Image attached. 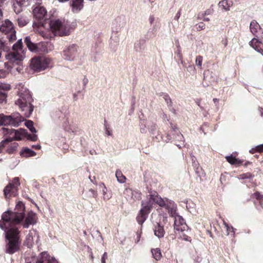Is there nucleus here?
<instances>
[{"mask_svg": "<svg viewBox=\"0 0 263 263\" xmlns=\"http://www.w3.org/2000/svg\"><path fill=\"white\" fill-rule=\"evenodd\" d=\"M71 6L73 11H79L83 7V0H71Z\"/></svg>", "mask_w": 263, "mask_h": 263, "instance_id": "nucleus-24", "label": "nucleus"}, {"mask_svg": "<svg viewBox=\"0 0 263 263\" xmlns=\"http://www.w3.org/2000/svg\"><path fill=\"white\" fill-rule=\"evenodd\" d=\"M180 16H181V11L180 10L176 13V14L174 17V20L178 21L179 20V18H180Z\"/></svg>", "mask_w": 263, "mask_h": 263, "instance_id": "nucleus-58", "label": "nucleus"}, {"mask_svg": "<svg viewBox=\"0 0 263 263\" xmlns=\"http://www.w3.org/2000/svg\"><path fill=\"white\" fill-rule=\"evenodd\" d=\"M25 137L27 138L28 140L32 141H35L37 139V137L36 134L31 135L27 132V135H25Z\"/></svg>", "mask_w": 263, "mask_h": 263, "instance_id": "nucleus-45", "label": "nucleus"}, {"mask_svg": "<svg viewBox=\"0 0 263 263\" xmlns=\"http://www.w3.org/2000/svg\"><path fill=\"white\" fill-rule=\"evenodd\" d=\"M105 133L106 135H107L108 136H111L112 135V132L111 130H109V129H106V131H105Z\"/></svg>", "mask_w": 263, "mask_h": 263, "instance_id": "nucleus-61", "label": "nucleus"}, {"mask_svg": "<svg viewBox=\"0 0 263 263\" xmlns=\"http://www.w3.org/2000/svg\"><path fill=\"white\" fill-rule=\"evenodd\" d=\"M205 28V24L203 23H200L198 25H197L196 29L198 30H201L204 29Z\"/></svg>", "mask_w": 263, "mask_h": 263, "instance_id": "nucleus-54", "label": "nucleus"}, {"mask_svg": "<svg viewBox=\"0 0 263 263\" xmlns=\"http://www.w3.org/2000/svg\"><path fill=\"white\" fill-rule=\"evenodd\" d=\"M17 23L19 26L23 27L27 24L28 20L26 17L21 16L17 18Z\"/></svg>", "mask_w": 263, "mask_h": 263, "instance_id": "nucleus-39", "label": "nucleus"}, {"mask_svg": "<svg viewBox=\"0 0 263 263\" xmlns=\"http://www.w3.org/2000/svg\"><path fill=\"white\" fill-rule=\"evenodd\" d=\"M10 89L11 85L10 84L0 82V90L8 91Z\"/></svg>", "mask_w": 263, "mask_h": 263, "instance_id": "nucleus-44", "label": "nucleus"}, {"mask_svg": "<svg viewBox=\"0 0 263 263\" xmlns=\"http://www.w3.org/2000/svg\"><path fill=\"white\" fill-rule=\"evenodd\" d=\"M21 156L25 157H28L30 156H34L36 155V153L29 148H24L21 152Z\"/></svg>", "mask_w": 263, "mask_h": 263, "instance_id": "nucleus-30", "label": "nucleus"}, {"mask_svg": "<svg viewBox=\"0 0 263 263\" xmlns=\"http://www.w3.org/2000/svg\"><path fill=\"white\" fill-rule=\"evenodd\" d=\"M171 128H172L173 132L175 133V135H174V139L176 141H182L184 142V137L183 136L179 133L178 129L175 127L173 126L172 124H171Z\"/></svg>", "mask_w": 263, "mask_h": 263, "instance_id": "nucleus-29", "label": "nucleus"}, {"mask_svg": "<svg viewBox=\"0 0 263 263\" xmlns=\"http://www.w3.org/2000/svg\"><path fill=\"white\" fill-rule=\"evenodd\" d=\"M221 44L223 45L224 47H227L228 44V40L226 37L223 38L221 41Z\"/></svg>", "mask_w": 263, "mask_h": 263, "instance_id": "nucleus-57", "label": "nucleus"}, {"mask_svg": "<svg viewBox=\"0 0 263 263\" xmlns=\"http://www.w3.org/2000/svg\"><path fill=\"white\" fill-rule=\"evenodd\" d=\"M0 228L5 231L8 243L6 248L7 253L12 254L19 249L20 231L16 227H5L3 222H0Z\"/></svg>", "mask_w": 263, "mask_h": 263, "instance_id": "nucleus-3", "label": "nucleus"}, {"mask_svg": "<svg viewBox=\"0 0 263 263\" xmlns=\"http://www.w3.org/2000/svg\"><path fill=\"white\" fill-rule=\"evenodd\" d=\"M252 197H254L257 200H263V195H261L259 192H256L252 195Z\"/></svg>", "mask_w": 263, "mask_h": 263, "instance_id": "nucleus-49", "label": "nucleus"}, {"mask_svg": "<svg viewBox=\"0 0 263 263\" xmlns=\"http://www.w3.org/2000/svg\"><path fill=\"white\" fill-rule=\"evenodd\" d=\"M10 119V125L14 127H17L23 121H24V118L18 112H14L9 116Z\"/></svg>", "mask_w": 263, "mask_h": 263, "instance_id": "nucleus-16", "label": "nucleus"}, {"mask_svg": "<svg viewBox=\"0 0 263 263\" xmlns=\"http://www.w3.org/2000/svg\"><path fill=\"white\" fill-rule=\"evenodd\" d=\"M34 238H36L35 241L37 242L39 236L37 235L36 231L34 230L29 231V233L26 235L24 245L27 247L28 248H31L33 247L34 243Z\"/></svg>", "mask_w": 263, "mask_h": 263, "instance_id": "nucleus-13", "label": "nucleus"}, {"mask_svg": "<svg viewBox=\"0 0 263 263\" xmlns=\"http://www.w3.org/2000/svg\"><path fill=\"white\" fill-rule=\"evenodd\" d=\"M232 5L231 0H223L219 2L218 6L226 11L230 10V7Z\"/></svg>", "mask_w": 263, "mask_h": 263, "instance_id": "nucleus-28", "label": "nucleus"}, {"mask_svg": "<svg viewBox=\"0 0 263 263\" xmlns=\"http://www.w3.org/2000/svg\"><path fill=\"white\" fill-rule=\"evenodd\" d=\"M14 51L12 53L23 54L25 56V50L23 49V43L22 39H19L12 46Z\"/></svg>", "mask_w": 263, "mask_h": 263, "instance_id": "nucleus-23", "label": "nucleus"}, {"mask_svg": "<svg viewBox=\"0 0 263 263\" xmlns=\"http://www.w3.org/2000/svg\"><path fill=\"white\" fill-rule=\"evenodd\" d=\"M153 257L157 260H159L161 257L160 250L158 248L153 249L151 251Z\"/></svg>", "mask_w": 263, "mask_h": 263, "instance_id": "nucleus-36", "label": "nucleus"}, {"mask_svg": "<svg viewBox=\"0 0 263 263\" xmlns=\"http://www.w3.org/2000/svg\"><path fill=\"white\" fill-rule=\"evenodd\" d=\"M102 185H103V194H104V199H106L108 200V199H109V198H110V197H108V196H107V197H105V190H106V187L104 185V184H103V183H102Z\"/></svg>", "mask_w": 263, "mask_h": 263, "instance_id": "nucleus-59", "label": "nucleus"}, {"mask_svg": "<svg viewBox=\"0 0 263 263\" xmlns=\"http://www.w3.org/2000/svg\"><path fill=\"white\" fill-rule=\"evenodd\" d=\"M158 204L160 206L164 207L167 211L168 213L172 215L175 213V203L170 199L161 198L157 194H149L147 196V200L142 201V205L150 211L154 204Z\"/></svg>", "mask_w": 263, "mask_h": 263, "instance_id": "nucleus-4", "label": "nucleus"}, {"mask_svg": "<svg viewBox=\"0 0 263 263\" xmlns=\"http://www.w3.org/2000/svg\"><path fill=\"white\" fill-rule=\"evenodd\" d=\"M251 178H252V175L250 173L242 174L239 176V178L241 179H250Z\"/></svg>", "mask_w": 263, "mask_h": 263, "instance_id": "nucleus-51", "label": "nucleus"}, {"mask_svg": "<svg viewBox=\"0 0 263 263\" xmlns=\"http://www.w3.org/2000/svg\"><path fill=\"white\" fill-rule=\"evenodd\" d=\"M20 185L19 178L15 177L12 181L5 187L4 194L6 198L11 195L15 196L17 191V187Z\"/></svg>", "mask_w": 263, "mask_h": 263, "instance_id": "nucleus-12", "label": "nucleus"}, {"mask_svg": "<svg viewBox=\"0 0 263 263\" xmlns=\"http://www.w3.org/2000/svg\"><path fill=\"white\" fill-rule=\"evenodd\" d=\"M18 146V143L13 142L9 144L6 149V151L9 154H12L15 152Z\"/></svg>", "mask_w": 263, "mask_h": 263, "instance_id": "nucleus-35", "label": "nucleus"}, {"mask_svg": "<svg viewBox=\"0 0 263 263\" xmlns=\"http://www.w3.org/2000/svg\"><path fill=\"white\" fill-rule=\"evenodd\" d=\"M249 44L256 51L263 55V44L259 42L257 39L255 38L252 39L250 42Z\"/></svg>", "mask_w": 263, "mask_h": 263, "instance_id": "nucleus-22", "label": "nucleus"}, {"mask_svg": "<svg viewBox=\"0 0 263 263\" xmlns=\"http://www.w3.org/2000/svg\"><path fill=\"white\" fill-rule=\"evenodd\" d=\"M202 60H203L202 57H201L200 55L197 56L196 58V61H195L196 65L197 66L200 67L202 65Z\"/></svg>", "mask_w": 263, "mask_h": 263, "instance_id": "nucleus-47", "label": "nucleus"}, {"mask_svg": "<svg viewBox=\"0 0 263 263\" xmlns=\"http://www.w3.org/2000/svg\"><path fill=\"white\" fill-rule=\"evenodd\" d=\"M107 258V252H104L101 257V263H106V259Z\"/></svg>", "mask_w": 263, "mask_h": 263, "instance_id": "nucleus-56", "label": "nucleus"}, {"mask_svg": "<svg viewBox=\"0 0 263 263\" xmlns=\"http://www.w3.org/2000/svg\"><path fill=\"white\" fill-rule=\"evenodd\" d=\"M192 165L194 168L195 173L197 174L198 176H200V172L202 171V168L200 167L199 164L197 162H193L192 163Z\"/></svg>", "mask_w": 263, "mask_h": 263, "instance_id": "nucleus-41", "label": "nucleus"}, {"mask_svg": "<svg viewBox=\"0 0 263 263\" xmlns=\"http://www.w3.org/2000/svg\"><path fill=\"white\" fill-rule=\"evenodd\" d=\"M88 82V80L87 79V78L86 77H85L83 79V84L84 87H85V86L87 85Z\"/></svg>", "mask_w": 263, "mask_h": 263, "instance_id": "nucleus-60", "label": "nucleus"}, {"mask_svg": "<svg viewBox=\"0 0 263 263\" xmlns=\"http://www.w3.org/2000/svg\"><path fill=\"white\" fill-rule=\"evenodd\" d=\"M50 63V59L47 57H36L31 59L30 67L33 71L39 72L49 67Z\"/></svg>", "mask_w": 263, "mask_h": 263, "instance_id": "nucleus-6", "label": "nucleus"}, {"mask_svg": "<svg viewBox=\"0 0 263 263\" xmlns=\"http://www.w3.org/2000/svg\"><path fill=\"white\" fill-rule=\"evenodd\" d=\"M25 205L21 201L18 202L14 212L7 211L2 215L3 225L5 227H16L23 221L25 216Z\"/></svg>", "mask_w": 263, "mask_h": 263, "instance_id": "nucleus-2", "label": "nucleus"}, {"mask_svg": "<svg viewBox=\"0 0 263 263\" xmlns=\"http://www.w3.org/2000/svg\"><path fill=\"white\" fill-rule=\"evenodd\" d=\"M7 94L0 90V103H6Z\"/></svg>", "mask_w": 263, "mask_h": 263, "instance_id": "nucleus-43", "label": "nucleus"}, {"mask_svg": "<svg viewBox=\"0 0 263 263\" xmlns=\"http://www.w3.org/2000/svg\"><path fill=\"white\" fill-rule=\"evenodd\" d=\"M9 118V116L0 114V126L9 125L10 123Z\"/></svg>", "mask_w": 263, "mask_h": 263, "instance_id": "nucleus-31", "label": "nucleus"}, {"mask_svg": "<svg viewBox=\"0 0 263 263\" xmlns=\"http://www.w3.org/2000/svg\"><path fill=\"white\" fill-rule=\"evenodd\" d=\"M123 194L127 200L136 201L141 199V193L130 188H126L124 190Z\"/></svg>", "mask_w": 263, "mask_h": 263, "instance_id": "nucleus-14", "label": "nucleus"}, {"mask_svg": "<svg viewBox=\"0 0 263 263\" xmlns=\"http://www.w3.org/2000/svg\"><path fill=\"white\" fill-rule=\"evenodd\" d=\"M150 211L148 209H145V208H143L140 210L138 215L137 216V221L140 224H142L147 218V215L149 213Z\"/></svg>", "mask_w": 263, "mask_h": 263, "instance_id": "nucleus-21", "label": "nucleus"}, {"mask_svg": "<svg viewBox=\"0 0 263 263\" xmlns=\"http://www.w3.org/2000/svg\"><path fill=\"white\" fill-rule=\"evenodd\" d=\"M116 177L119 182L123 183L125 182L126 177L123 175L122 172L120 170H117L116 172Z\"/></svg>", "mask_w": 263, "mask_h": 263, "instance_id": "nucleus-34", "label": "nucleus"}, {"mask_svg": "<svg viewBox=\"0 0 263 263\" xmlns=\"http://www.w3.org/2000/svg\"><path fill=\"white\" fill-rule=\"evenodd\" d=\"M25 43L28 49L31 52H37V47L36 44L31 42L30 36H26L25 39Z\"/></svg>", "mask_w": 263, "mask_h": 263, "instance_id": "nucleus-26", "label": "nucleus"}, {"mask_svg": "<svg viewBox=\"0 0 263 263\" xmlns=\"http://www.w3.org/2000/svg\"><path fill=\"white\" fill-rule=\"evenodd\" d=\"M250 29L254 35L257 36L258 32L260 30V27L258 23L256 21L253 20L250 23Z\"/></svg>", "mask_w": 263, "mask_h": 263, "instance_id": "nucleus-27", "label": "nucleus"}, {"mask_svg": "<svg viewBox=\"0 0 263 263\" xmlns=\"http://www.w3.org/2000/svg\"><path fill=\"white\" fill-rule=\"evenodd\" d=\"M149 22L151 25H153V30L156 31L158 26L157 25V22L155 21V18L154 15H151L149 17Z\"/></svg>", "mask_w": 263, "mask_h": 263, "instance_id": "nucleus-40", "label": "nucleus"}, {"mask_svg": "<svg viewBox=\"0 0 263 263\" xmlns=\"http://www.w3.org/2000/svg\"><path fill=\"white\" fill-rule=\"evenodd\" d=\"M255 151H256V152H259V153H261L263 152V144H260V145H259L258 146H257L256 147H255V149L254 150L253 149H252V150H250V152L251 153H254V152Z\"/></svg>", "mask_w": 263, "mask_h": 263, "instance_id": "nucleus-48", "label": "nucleus"}, {"mask_svg": "<svg viewBox=\"0 0 263 263\" xmlns=\"http://www.w3.org/2000/svg\"><path fill=\"white\" fill-rule=\"evenodd\" d=\"M27 135V130L25 129L20 128L18 130L14 129L12 132V136L6 138L0 143V150L4 147L10 142L15 140H22Z\"/></svg>", "mask_w": 263, "mask_h": 263, "instance_id": "nucleus-9", "label": "nucleus"}, {"mask_svg": "<svg viewBox=\"0 0 263 263\" xmlns=\"http://www.w3.org/2000/svg\"><path fill=\"white\" fill-rule=\"evenodd\" d=\"M88 196L93 198H96L98 195L97 192L92 189H90L88 190Z\"/></svg>", "mask_w": 263, "mask_h": 263, "instance_id": "nucleus-50", "label": "nucleus"}, {"mask_svg": "<svg viewBox=\"0 0 263 263\" xmlns=\"http://www.w3.org/2000/svg\"><path fill=\"white\" fill-rule=\"evenodd\" d=\"M32 146L35 148L36 149H40L41 147L40 145H32Z\"/></svg>", "mask_w": 263, "mask_h": 263, "instance_id": "nucleus-63", "label": "nucleus"}, {"mask_svg": "<svg viewBox=\"0 0 263 263\" xmlns=\"http://www.w3.org/2000/svg\"><path fill=\"white\" fill-rule=\"evenodd\" d=\"M226 158L227 161L232 165H240L242 162L241 160L233 157L232 155L227 156Z\"/></svg>", "mask_w": 263, "mask_h": 263, "instance_id": "nucleus-33", "label": "nucleus"}, {"mask_svg": "<svg viewBox=\"0 0 263 263\" xmlns=\"http://www.w3.org/2000/svg\"><path fill=\"white\" fill-rule=\"evenodd\" d=\"M36 263H58L57 260L53 257H51L49 254L45 252L41 253V257L36 261Z\"/></svg>", "mask_w": 263, "mask_h": 263, "instance_id": "nucleus-19", "label": "nucleus"}, {"mask_svg": "<svg viewBox=\"0 0 263 263\" xmlns=\"http://www.w3.org/2000/svg\"><path fill=\"white\" fill-rule=\"evenodd\" d=\"M177 50L175 52V54L177 55V58H178L179 60H182V54L181 53V47H180V45H179V44H178V45H177Z\"/></svg>", "mask_w": 263, "mask_h": 263, "instance_id": "nucleus-46", "label": "nucleus"}, {"mask_svg": "<svg viewBox=\"0 0 263 263\" xmlns=\"http://www.w3.org/2000/svg\"><path fill=\"white\" fill-rule=\"evenodd\" d=\"M37 216L35 213L32 211L29 212L25 219V222L23 224V228L27 229L30 225L35 224L37 222Z\"/></svg>", "mask_w": 263, "mask_h": 263, "instance_id": "nucleus-15", "label": "nucleus"}, {"mask_svg": "<svg viewBox=\"0 0 263 263\" xmlns=\"http://www.w3.org/2000/svg\"><path fill=\"white\" fill-rule=\"evenodd\" d=\"M31 0H15L13 4V9L16 13H19L23 10L24 7L30 4Z\"/></svg>", "mask_w": 263, "mask_h": 263, "instance_id": "nucleus-18", "label": "nucleus"}, {"mask_svg": "<svg viewBox=\"0 0 263 263\" xmlns=\"http://www.w3.org/2000/svg\"><path fill=\"white\" fill-rule=\"evenodd\" d=\"M49 25L54 35L64 36L69 34V26L59 20H51Z\"/></svg>", "mask_w": 263, "mask_h": 263, "instance_id": "nucleus-5", "label": "nucleus"}, {"mask_svg": "<svg viewBox=\"0 0 263 263\" xmlns=\"http://www.w3.org/2000/svg\"><path fill=\"white\" fill-rule=\"evenodd\" d=\"M164 99L168 106L172 105V102L171 99L167 95H164Z\"/></svg>", "mask_w": 263, "mask_h": 263, "instance_id": "nucleus-52", "label": "nucleus"}, {"mask_svg": "<svg viewBox=\"0 0 263 263\" xmlns=\"http://www.w3.org/2000/svg\"><path fill=\"white\" fill-rule=\"evenodd\" d=\"M147 128L152 134H153L154 132L157 129V126L156 124L153 123V122H148L147 123Z\"/></svg>", "mask_w": 263, "mask_h": 263, "instance_id": "nucleus-42", "label": "nucleus"}, {"mask_svg": "<svg viewBox=\"0 0 263 263\" xmlns=\"http://www.w3.org/2000/svg\"><path fill=\"white\" fill-rule=\"evenodd\" d=\"M146 126L145 124L143 123H141L140 125V132L142 133H146Z\"/></svg>", "mask_w": 263, "mask_h": 263, "instance_id": "nucleus-55", "label": "nucleus"}, {"mask_svg": "<svg viewBox=\"0 0 263 263\" xmlns=\"http://www.w3.org/2000/svg\"><path fill=\"white\" fill-rule=\"evenodd\" d=\"M2 130L4 136L6 137V138L12 136V132L14 129L2 127Z\"/></svg>", "mask_w": 263, "mask_h": 263, "instance_id": "nucleus-38", "label": "nucleus"}, {"mask_svg": "<svg viewBox=\"0 0 263 263\" xmlns=\"http://www.w3.org/2000/svg\"><path fill=\"white\" fill-rule=\"evenodd\" d=\"M33 13L36 19L41 20L47 15V10L43 6L38 5L33 9Z\"/></svg>", "mask_w": 263, "mask_h": 263, "instance_id": "nucleus-17", "label": "nucleus"}, {"mask_svg": "<svg viewBox=\"0 0 263 263\" xmlns=\"http://www.w3.org/2000/svg\"><path fill=\"white\" fill-rule=\"evenodd\" d=\"M177 205L175 204V213L172 215L169 213L170 216L174 217V227L175 232H183L186 230L187 226L183 219V218L180 215H177L176 213Z\"/></svg>", "mask_w": 263, "mask_h": 263, "instance_id": "nucleus-10", "label": "nucleus"}, {"mask_svg": "<svg viewBox=\"0 0 263 263\" xmlns=\"http://www.w3.org/2000/svg\"><path fill=\"white\" fill-rule=\"evenodd\" d=\"M223 223H224L225 227L226 228L227 231H229L230 228L228 224H227L225 221L223 222Z\"/></svg>", "mask_w": 263, "mask_h": 263, "instance_id": "nucleus-64", "label": "nucleus"}, {"mask_svg": "<svg viewBox=\"0 0 263 263\" xmlns=\"http://www.w3.org/2000/svg\"><path fill=\"white\" fill-rule=\"evenodd\" d=\"M146 41L144 39H140L137 41L134 45V50L137 52H141L145 49Z\"/></svg>", "mask_w": 263, "mask_h": 263, "instance_id": "nucleus-25", "label": "nucleus"}, {"mask_svg": "<svg viewBox=\"0 0 263 263\" xmlns=\"http://www.w3.org/2000/svg\"><path fill=\"white\" fill-rule=\"evenodd\" d=\"M191 157L192 163H193V162H197V161L196 160V158L193 155H191Z\"/></svg>", "mask_w": 263, "mask_h": 263, "instance_id": "nucleus-62", "label": "nucleus"}, {"mask_svg": "<svg viewBox=\"0 0 263 263\" xmlns=\"http://www.w3.org/2000/svg\"><path fill=\"white\" fill-rule=\"evenodd\" d=\"M39 46H41V50L45 52H48L52 50L53 47L52 45L50 43H42L39 44Z\"/></svg>", "mask_w": 263, "mask_h": 263, "instance_id": "nucleus-32", "label": "nucleus"}, {"mask_svg": "<svg viewBox=\"0 0 263 263\" xmlns=\"http://www.w3.org/2000/svg\"><path fill=\"white\" fill-rule=\"evenodd\" d=\"M80 49L76 44H72L69 46L64 50V56L65 59L68 61H74L79 56Z\"/></svg>", "mask_w": 263, "mask_h": 263, "instance_id": "nucleus-11", "label": "nucleus"}, {"mask_svg": "<svg viewBox=\"0 0 263 263\" xmlns=\"http://www.w3.org/2000/svg\"><path fill=\"white\" fill-rule=\"evenodd\" d=\"M25 125L31 133H36V130L33 126V122L31 120L26 121L25 123Z\"/></svg>", "mask_w": 263, "mask_h": 263, "instance_id": "nucleus-37", "label": "nucleus"}, {"mask_svg": "<svg viewBox=\"0 0 263 263\" xmlns=\"http://www.w3.org/2000/svg\"><path fill=\"white\" fill-rule=\"evenodd\" d=\"M9 72L4 69H0V78H4L6 77Z\"/></svg>", "mask_w": 263, "mask_h": 263, "instance_id": "nucleus-53", "label": "nucleus"}, {"mask_svg": "<svg viewBox=\"0 0 263 263\" xmlns=\"http://www.w3.org/2000/svg\"><path fill=\"white\" fill-rule=\"evenodd\" d=\"M17 98L15 100V105L23 112L26 118H29L32 113L34 106L32 103L33 99L29 89L21 85H18Z\"/></svg>", "mask_w": 263, "mask_h": 263, "instance_id": "nucleus-1", "label": "nucleus"}, {"mask_svg": "<svg viewBox=\"0 0 263 263\" xmlns=\"http://www.w3.org/2000/svg\"><path fill=\"white\" fill-rule=\"evenodd\" d=\"M154 235L159 238H163L165 233L164 226L161 222H156L153 228Z\"/></svg>", "mask_w": 263, "mask_h": 263, "instance_id": "nucleus-20", "label": "nucleus"}, {"mask_svg": "<svg viewBox=\"0 0 263 263\" xmlns=\"http://www.w3.org/2000/svg\"><path fill=\"white\" fill-rule=\"evenodd\" d=\"M5 58L8 61L4 63L5 68L10 70L14 65H18L24 59L23 54L8 53L6 54Z\"/></svg>", "mask_w": 263, "mask_h": 263, "instance_id": "nucleus-8", "label": "nucleus"}, {"mask_svg": "<svg viewBox=\"0 0 263 263\" xmlns=\"http://www.w3.org/2000/svg\"><path fill=\"white\" fill-rule=\"evenodd\" d=\"M0 31L6 35L9 42H12L16 39V31L12 23L8 20L0 26Z\"/></svg>", "mask_w": 263, "mask_h": 263, "instance_id": "nucleus-7", "label": "nucleus"}]
</instances>
